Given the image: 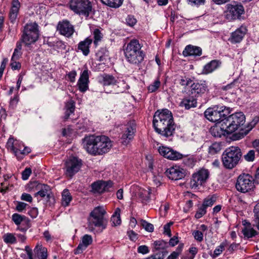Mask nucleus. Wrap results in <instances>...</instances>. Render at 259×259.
<instances>
[{
  "instance_id": "nucleus-1",
  "label": "nucleus",
  "mask_w": 259,
  "mask_h": 259,
  "mask_svg": "<svg viewBox=\"0 0 259 259\" xmlns=\"http://www.w3.org/2000/svg\"><path fill=\"white\" fill-rule=\"evenodd\" d=\"M153 124L156 132L164 138L172 137L176 127L172 113L167 109L155 113Z\"/></svg>"
},
{
  "instance_id": "nucleus-2",
  "label": "nucleus",
  "mask_w": 259,
  "mask_h": 259,
  "mask_svg": "<svg viewBox=\"0 0 259 259\" xmlns=\"http://www.w3.org/2000/svg\"><path fill=\"white\" fill-rule=\"evenodd\" d=\"M83 145L85 150L93 155H100L107 153L112 146V142L108 137L94 135L85 137Z\"/></svg>"
},
{
  "instance_id": "nucleus-3",
  "label": "nucleus",
  "mask_w": 259,
  "mask_h": 259,
  "mask_svg": "<svg viewBox=\"0 0 259 259\" xmlns=\"http://www.w3.org/2000/svg\"><path fill=\"white\" fill-rule=\"evenodd\" d=\"M225 123L227 126L228 132L230 134L239 130L238 133L235 134L234 139L238 140L243 138L245 136L248 134L249 131L252 129V127H247V128H244V125L245 122V116L244 114L241 112H236L230 115H228L223 119Z\"/></svg>"
},
{
  "instance_id": "nucleus-4",
  "label": "nucleus",
  "mask_w": 259,
  "mask_h": 259,
  "mask_svg": "<svg viewBox=\"0 0 259 259\" xmlns=\"http://www.w3.org/2000/svg\"><path fill=\"white\" fill-rule=\"evenodd\" d=\"M142 45L136 39H133L124 48L126 61L132 65L139 66L144 61L145 54L142 50Z\"/></svg>"
},
{
  "instance_id": "nucleus-5",
  "label": "nucleus",
  "mask_w": 259,
  "mask_h": 259,
  "mask_svg": "<svg viewBox=\"0 0 259 259\" xmlns=\"http://www.w3.org/2000/svg\"><path fill=\"white\" fill-rule=\"evenodd\" d=\"M241 157L240 148L238 146H231L227 148L222 154L223 164L227 169H233L239 163Z\"/></svg>"
},
{
  "instance_id": "nucleus-6",
  "label": "nucleus",
  "mask_w": 259,
  "mask_h": 259,
  "mask_svg": "<svg viewBox=\"0 0 259 259\" xmlns=\"http://www.w3.org/2000/svg\"><path fill=\"white\" fill-rule=\"evenodd\" d=\"M39 37L38 26L35 22L26 24L24 27L21 40L25 46L35 43Z\"/></svg>"
},
{
  "instance_id": "nucleus-7",
  "label": "nucleus",
  "mask_w": 259,
  "mask_h": 259,
  "mask_svg": "<svg viewBox=\"0 0 259 259\" xmlns=\"http://www.w3.org/2000/svg\"><path fill=\"white\" fill-rule=\"evenodd\" d=\"M106 211L103 207L98 206L92 210L88 218V227L91 231L94 230L95 227L105 228L104 215Z\"/></svg>"
},
{
  "instance_id": "nucleus-8",
  "label": "nucleus",
  "mask_w": 259,
  "mask_h": 259,
  "mask_svg": "<svg viewBox=\"0 0 259 259\" xmlns=\"http://www.w3.org/2000/svg\"><path fill=\"white\" fill-rule=\"evenodd\" d=\"M69 7L75 14L88 17L92 11V4L89 0H70Z\"/></svg>"
},
{
  "instance_id": "nucleus-9",
  "label": "nucleus",
  "mask_w": 259,
  "mask_h": 259,
  "mask_svg": "<svg viewBox=\"0 0 259 259\" xmlns=\"http://www.w3.org/2000/svg\"><path fill=\"white\" fill-rule=\"evenodd\" d=\"M230 113L229 108L217 106L207 108L204 112V115L208 120L218 123Z\"/></svg>"
},
{
  "instance_id": "nucleus-10",
  "label": "nucleus",
  "mask_w": 259,
  "mask_h": 259,
  "mask_svg": "<svg viewBox=\"0 0 259 259\" xmlns=\"http://www.w3.org/2000/svg\"><path fill=\"white\" fill-rule=\"evenodd\" d=\"M235 187L239 192H248L254 187V179L249 174L240 175L237 178Z\"/></svg>"
},
{
  "instance_id": "nucleus-11",
  "label": "nucleus",
  "mask_w": 259,
  "mask_h": 259,
  "mask_svg": "<svg viewBox=\"0 0 259 259\" xmlns=\"http://www.w3.org/2000/svg\"><path fill=\"white\" fill-rule=\"evenodd\" d=\"M82 161L76 157H70L65 162L64 170V174L67 177H72L77 173L81 168Z\"/></svg>"
},
{
  "instance_id": "nucleus-12",
  "label": "nucleus",
  "mask_w": 259,
  "mask_h": 259,
  "mask_svg": "<svg viewBox=\"0 0 259 259\" xmlns=\"http://www.w3.org/2000/svg\"><path fill=\"white\" fill-rule=\"evenodd\" d=\"M136 132V125L134 121H130L123 128L120 139V143L127 145L133 140Z\"/></svg>"
},
{
  "instance_id": "nucleus-13",
  "label": "nucleus",
  "mask_w": 259,
  "mask_h": 259,
  "mask_svg": "<svg viewBox=\"0 0 259 259\" xmlns=\"http://www.w3.org/2000/svg\"><path fill=\"white\" fill-rule=\"evenodd\" d=\"M157 151L161 156L170 160H179L184 156L183 154L172 148L162 145L158 147Z\"/></svg>"
},
{
  "instance_id": "nucleus-14",
  "label": "nucleus",
  "mask_w": 259,
  "mask_h": 259,
  "mask_svg": "<svg viewBox=\"0 0 259 259\" xmlns=\"http://www.w3.org/2000/svg\"><path fill=\"white\" fill-rule=\"evenodd\" d=\"M244 9L241 4H229L226 11L225 17L229 21L240 19L241 15L244 14Z\"/></svg>"
},
{
  "instance_id": "nucleus-15",
  "label": "nucleus",
  "mask_w": 259,
  "mask_h": 259,
  "mask_svg": "<svg viewBox=\"0 0 259 259\" xmlns=\"http://www.w3.org/2000/svg\"><path fill=\"white\" fill-rule=\"evenodd\" d=\"M209 176V171L207 169H202L197 173L194 174L190 181L192 188H196L204 184Z\"/></svg>"
},
{
  "instance_id": "nucleus-16",
  "label": "nucleus",
  "mask_w": 259,
  "mask_h": 259,
  "mask_svg": "<svg viewBox=\"0 0 259 259\" xmlns=\"http://www.w3.org/2000/svg\"><path fill=\"white\" fill-rule=\"evenodd\" d=\"M207 91H208V85L204 80L193 82L190 85V92L193 96H201Z\"/></svg>"
},
{
  "instance_id": "nucleus-17",
  "label": "nucleus",
  "mask_w": 259,
  "mask_h": 259,
  "mask_svg": "<svg viewBox=\"0 0 259 259\" xmlns=\"http://www.w3.org/2000/svg\"><path fill=\"white\" fill-rule=\"evenodd\" d=\"M165 174L169 179L175 181L182 179L185 177V170L177 165L167 168Z\"/></svg>"
},
{
  "instance_id": "nucleus-18",
  "label": "nucleus",
  "mask_w": 259,
  "mask_h": 259,
  "mask_svg": "<svg viewBox=\"0 0 259 259\" xmlns=\"http://www.w3.org/2000/svg\"><path fill=\"white\" fill-rule=\"evenodd\" d=\"M57 30L60 33L66 37L71 36L74 33V27L67 20L60 21L57 27Z\"/></svg>"
},
{
  "instance_id": "nucleus-19",
  "label": "nucleus",
  "mask_w": 259,
  "mask_h": 259,
  "mask_svg": "<svg viewBox=\"0 0 259 259\" xmlns=\"http://www.w3.org/2000/svg\"><path fill=\"white\" fill-rule=\"evenodd\" d=\"M227 130L228 128L226 123H225L223 120H222L220 122H218V123H216L215 126L211 128L210 133L214 137L221 138L222 136H226L230 134V132L227 131Z\"/></svg>"
},
{
  "instance_id": "nucleus-20",
  "label": "nucleus",
  "mask_w": 259,
  "mask_h": 259,
  "mask_svg": "<svg viewBox=\"0 0 259 259\" xmlns=\"http://www.w3.org/2000/svg\"><path fill=\"white\" fill-rule=\"evenodd\" d=\"M113 183L111 181H99L92 184V191L94 193H102L106 191H109L112 188Z\"/></svg>"
},
{
  "instance_id": "nucleus-21",
  "label": "nucleus",
  "mask_w": 259,
  "mask_h": 259,
  "mask_svg": "<svg viewBox=\"0 0 259 259\" xmlns=\"http://www.w3.org/2000/svg\"><path fill=\"white\" fill-rule=\"evenodd\" d=\"M90 73V71L86 68L80 74L77 85L79 91L82 93H84L89 89Z\"/></svg>"
},
{
  "instance_id": "nucleus-22",
  "label": "nucleus",
  "mask_w": 259,
  "mask_h": 259,
  "mask_svg": "<svg viewBox=\"0 0 259 259\" xmlns=\"http://www.w3.org/2000/svg\"><path fill=\"white\" fill-rule=\"evenodd\" d=\"M247 32L246 26L241 25L235 31L232 32L229 38V41L232 44L240 42Z\"/></svg>"
},
{
  "instance_id": "nucleus-23",
  "label": "nucleus",
  "mask_w": 259,
  "mask_h": 259,
  "mask_svg": "<svg viewBox=\"0 0 259 259\" xmlns=\"http://www.w3.org/2000/svg\"><path fill=\"white\" fill-rule=\"evenodd\" d=\"M93 238L91 235L85 234L81 238V241L79 243L77 247L74 251L75 254L81 253L88 246L92 243Z\"/></svg>"
},
{
  "instance_id": "nucleus-24",
  "label": "nucleus",
  "mask_w": 259,
  "mask_h": 259,
  "mask_svg": "<svg viewBox=\"0 0 259 259\" xmlns=\"http://www.w3.org/2000/svg\"><path fill=\"white\" fill-rule=\"evenodd\" d=\"M20 8V3L18 0H13L12 2V6L9 12V19L11 23L16 22L19 9Z\"/></svg>"
},
{
  "instance_id": "nucleus-25",
  "label": "nucleus",
  "mask_w": 259,
  "mask_h": 259,
  "mask_svg": "<svg viewBox=\"0 0 259 259\" xmlns=\"http://www.w3.org/2000/svg\"><path fill=\"white\" fill-rule=\"evenodd\" d=\"M184 56H200L202 54V50L200 47L191 45H188L183 52Z\"/></svg>"
},
{
  "instance_id": "nucleus-26",
  "label": "nucleus",
  "mask_w": 259,
  "mask_h": 259,
  "mask_svg": "<svg viewBox=\"0 0 259 259\" xmlns=\"http://www.w3.org/2000/svg\"><path fill=\"white\" fill-rule=\"evenodd\" d=\"M156 192L155 189L148 188L147 189L140 188L138 192V196L143 202H146L150 200L151 195H154Z\"/></svg>"
},
{
  "instance_id": "nucleus-27",
  "label": "nucleus",
  "mask_w": 259,
  "mask_h": 259,
  "mask_svg": "<svg viewBox=\"0 0 259 259\" xmlns=\"http://www.w3.org/2000/svg\"><path fill=\"white\" fill-rule=\"evenodd\" d=\"M222 62L218 60H213L206 64L203 67V73L207 74L212 72L220 67Z\"/></svg>"
},
{
  "instance_id": "nucleus-28",
  "label": "nucleus",
  "mask_w": 259,
  "mask_h": 259,
  "mask_svg": "<svg viewBox=\"0 0 259 259\" xmlns=\"http://www.w3.org/2000/svg\"><path fill=\"white\" fill-rule=\"evenodd\" d=\"M92 41V38L89 37L86 38L84 40L79 42L77 48L78 50H80L84 56H88L90 53V47Z\"/></svg>"
},
{
  "instance_id": "nucleus-29",
  "label": "nucleus",
  "mask_w": 259,
  "mask_h": 259,
  "mask_svg": "<svg viewBox=\"0 0 259 259\" xmlns=\"http://www.w3.org/2000/svg\"><path fill=\"white\" fill-rule=\"evenodd\" d=\"M180 106L184 107L186 109H190L197 106V101L193 96L187 97L183 99L180 103Z\"/></svg>"
},
{
  "instance_id": "nucleus-30",
  "label": "nucleus",
  "mask_w": 259,
  "mask_h": 259,
  "mask_svg": "<svg viewBox=\"0 0 259 259\" xmlns=\"http://www.w3.org/2000/svg\"><path fill=\"white\" fill-rule=\"evenodd\" d=\"M34 251L39 259H47V249L42 245L37 244L34 248Z\"/></svg>"
},
{
  "instance_id": "nucleus-31",
  "label": "nucleus",
  "mask_w": 259,
  "mask_h": 259,
  "mask_svg": "<svg viewBox=\"0 0 259 259\" xmlns=\"http://www.w3.org/2000/svg\"><path fill=\"white\" fill-rule=\"evenodd\" d=\"M65 112L64 119H68L70 115L72 114L75 109V103L72 100H70L66 102L65 106Z\"/></svg>"
},
{
  "instance_id": "nucleus-32",
  "label": "nucleus",
  "mask_w": 259,
  "mask_h": 259,
  "mask_svg": "<svg viewBox=\"0 0 259 259\" xmlns=\"http://www.w3.org/2000/svg\"><path fill=\"white\" fill-rule=\"evenodd\" d=\"M124 0H101V3L112 8H118L120 7Z\"/></svg>"
},
{
  "instance_id": "nucleus-33",
  "label": "nucleus",
  "mask_w": 259,
  "mask_h": 259,
  "mask_svg": "<svg viewBox=\"0 0 259 259\" xmlns=\"http://www.w3.org/2000/svg\"><path fill=\"white\" fill-rule=\"evenodd\" d=\"M120 209L118 207L116 208L115 211L111 218V222L112 223V225L116 226L119 225L121 223L120 219Z\"/></svg>"
},
{
  "instance_id": "nucleus-34",
  "label": "nucleus",
  "mask_w": 259,
  "mask_h": 259,
  "mask_svg": "<svg viewBox=\"0 0 259 259\" xmlns=\"http://www.w3.org/2000/svg\"><path fill=\"white\" fill-rule=\"evenodd\" d=\"M51 193V189L50 186L47 185H42L41 186L40 190L35 194V196L39 195L41 197L44 198L45 196L49 197Z\"/></svg>"
},
{
  "instance_id": "nucleus-35",
  "label": "nucleus",
  "mask_w": 259,
  "mask_h": 259,
  "mask_svg": "<svg viewBox=\"0 0 259 259\" xmlns=\"http://www.w3.org/2000/svg\"><path fill=\"white\" fill-rule=\"evenodd\" d=\"M72 200V196L68 190L65 189L62 194V204L64 206H67L69 204Z\"/></svg>"
},
{
  "instance_id": "nucleus-36",
  "label": "nucleus",
  "mask_w": 259,
  "mask_h": 259,
  "mask_svg": "<svg viewBox=\"0 0 259 259\" xmlns=\"http://www.w3.org/2000/svg\"><path fill=\"white\" fill-rule=\"evenodd\" d=\"M153 245L154 249L153 251L160 250L164 251V250L168 247L167 242L163 240H159L154 241Z\"/></svg>"
},
{
  "instance_id": "nucleus-37",
  "label": "nucleus",
  "mask_w": 259,
  "mask_h": 259,
  "mask_svg": "<svg viewBox=\"0 0 259 259\" xmlns=\"http://www.w3.org/2000/svg\"><path fill=\"white\" fill-rule=\"evenodd\" d=\"M4 241L7 244H15L17 242L16 237L12 233H6L3 236Z\"/></svg>"
},
{
  "instance_id": "nucleus-38",
  "label": "nucleus",
  "mask_w": 259,
  "mask_h": 259,
  "mask_svg": "<svg viewBox=\"0 0 259 259\" xmlns=\"http://www.w3.org/2000/svg\"><path fill=\"white\" fill-rule=\"evenodd\" d=\"M116 83V80L112 75H105L103 78V84L104 85H109L115 84Z\"/></svg>"
},
{
  "instance_id": "nucleus-39",
  "label": "nucleus",
  "mask_w": 259,
  "mask_h": 259,
  "mask_svg": "<svg viewBox=\"0 0 259 259\" xmlns=\"http://www.w3.org/2000/svg\"><path fill=\"white\" fill-rule=\"evenodd\" d=\"M242 233L245 237L247 238H251L257 235V232L253 228H245L242 231Z\"/></svg>"
},
{
  "instance_id": "nucleus-40",
  "label": "nucleus",
  "mask_w": 259,
  "mask_h": 259,
  "mask_svg": "<svg viewBox=\"0 0 259 259\" xmlns=\"http://www.w3.org/2000/svg\"><path fill=\"white\" fill-rule=\"evenodd\" d=\"M254 220L255 226L259 230V202L257 203L253 209Z\"/></svg>"
},
{
  "instance_id": "nucleus-41",
  "label": "nucleus",
  "mask_w": 259,
  "mask_h": 259,
  "mask_svg": "<svg viewBox=\"0 0 259 259\" xmlns=\"http://www.w3.org/2000/svg\"><path fill=\"white\" fill-rule=\"evenodd\" d=\"M178 82L182 86L191 85L192 82V79L186 76H180L177 78Z\"/></svg>"
},
{
  "instance_id": "nucleus-42",
  "label": "nucleus",
  "mask_w": 259,
  "mask_h": 259,
  "mask_svg": "<svg viewBox=\"0 0 259 259\" xmlns=\"http://www.w3.org/2000/svg\"><path fill=\"white\" fill-rule=\"evenodd\" d=\"M221 150V145L219 143H214L211 144L209 147V153L211 155H214Z\"/></svg>"
},
{
  "instance_id": "nucleus-43",
  "label": "nucleus",
  "mask_w": 259,
  "mask_h": 259,
  "mask_svg": "<svg viewBox=\"0 0 259 259\" xmlns=\"http://www.w3.org/2000/svg\"><path fill=\"white\" fill-rule=\"evenodd\" d=\"M228 244L227 241L225 240L219 246H218L214 250L213 257L219 256L222 253L223 251L225 249V247Z\"/></svg>"
},
{
  "instance_id": "nucleus-44",
  "label": "nucleus",
  "mask_w": 259,
  "mask_h": 259,
  "mask_svg": "<svg viewBox=\"0 0 259 259\" xmlns=\"http://www.w3.org/2000/svg\"><path fill=\"white\" fill-rule=\"evenodd\" d=\"M14 139L13 138H10L7 143L6 146L8 149H10L12 151H13L15 153V156H18V149L14 147Z\"/></svg>"
},
{
  "instance_id": "nucleus-45",
  "label": "nucleus",
  "mask_w": 259,
  "mask_h": 259,
  "mask_svg": "<svg viewBox=\"0 0 259 259\" xmlns=\"http://www.w3.org/2000/svg\"><path fill=\"white\" fill-rule=\"evenodd\" d=\"M216 201V197L211 196L205 198L203 202L202 205L206 208L211 206Z\"/></svg>"
},
{
  "instance_id": "nucleus-46",
  "label": "nucleus",
  "mask_w": 259,
  "mask_h": 259,
  "mask_svg": "<svg viewBox=\"0 0 259 259\" xmlns=\"http://www.w3.org/2000/svg\"><path fill=\"white\" fill-rule=\"evenodd\" d=\"M93 35L94 38V43L95 45H97L98 42L101 40L103 37V34L99 29L96 28L93 31Z\"/></svg>"
},
{
  "instance_id": "nucleus-47",
  "label": "nucleus",
  "mask_w": 259,
  "mask_h": 259,
  "mask_svg": "<svg viewBox=\"0 0 259 259\" xmlns=\"http://www.w3.org/2000/svg\"><path fill=\"white\" fill-rule=\"evenodd\" d=\"M24 217L25 215H22L18 213H15L12 215V219L13 221L14 222V223L16 225L18 226L21 225V224L23 222Z\"/></svg>"
},
{
  "instance_id": "nucleus-48",
  "label": "nucleus",
  "mask_w": 259,
  "mask_h": 259,
  "mask_svg": "<svg viewBox=\"0 0 259 259\" xmlns=\"http://www.w3.org/2000/svg\"><path fill=\"white\" fill-rule=\"evenodd\" d=\"M160 83V81L158 79L155 80L153 83L148 87V90L149 92L150 93L155 92L159 88Z\"/></svg>"
},
{
  "instance_id": "nucleus-49",
  "label": "nucleus",
  "mask_w": 259,
  "mask_h": 259,
  "mask_svg": "<svg viewBox=\"0 0 259 259\" xmlns=\"http://www.w3.org/2000/svg\"><path fill=\"white\" fill-rule=\"evenodd\" d=\"M206 212V208L202 204L198 207L195 213V217L196 219H200L205 214Z\"/></svg>"
},
{
  "instance_id": "nucleus-50",
  "label": "nucleus",
  "mask_w": 259,
  "mask_h": 259,
  "mask_svg": "<svg viewBox=\"0 0 259 259\" xmlns=\"http://www.w3.org/2000/svg\"><path fill=\"white\" fill-rule=\"evenodd\" d=\"M255 152L253 150H249L244 156L245 160L248 162L253 161L255 158Z\"/></svg>"
},
{
  "instance_id": "nucleus-51",
  "label": "nucleus",
  "mask_w": 259,
  "mask_h": 259,
  "mask_svg": "<svg viewBox=\"0 0 259 259\" xmlns=\"http://www.w3.org/2000/svg\"><path fill=\"white\" fill-rule=\"evenodd\" d=\"M142 225L147 231L152 232L154 230L153 225L145 220H142Z\"/></svg>"
},
{
  "instance_id": "nucleus-52",
  "label": "nucleus",
  "mask_w": 259,
  "mask_h": 259,
  "mask_svg": "<svg viewBox=\"0 0 259 259\" xmlns=\"http://www.w3.org/2000/svg\"><path fill=\"white\" fill-rule=\"evenodd\" d=\"M19 154L18 156H16L18 159H21L23 158V156L28 154L30 152V149L28 147H25L23 150L18 149Z\"/></svg>"
},
{
  "instance_id": "nucleus-53",
  "label": "nucleus",
  "mask_w": 259,
  "mask_h": 259,
  "mask_svg": "<svg viewBox=\"0 0 259 259\" xmlns=\"http://www.w3.org/2000/svg\"><path fill=\"white\" fill-rule=\"evenodd\" d=\"M192 235L195 238V240H196L198 242H201L203 239V233L198 230L194 231L192 233Z\"/></svg>"
},
{
  "instance_id": "nucleus-54",
  "label": "nucleus",
  "mask_w": 259,
  "mask_h": 259,
  "mask_svg": "<svg viewBox=\"0 0 259 259\" xmlns=\"http://www.w3.org/2000/svg\"><path fill=\"white\" fill-rule=\"evenodd\" d=\"M97 56H99V60L102 61L104 59V56H108V52L106 49H102L97 53Z\"/></svg>"
},
{
  "instance_id": "nucleus-55",
  "label": "nucleus",
  "mask_w": 259,
  "mask_h": 259,
  "mask_svg": "<svg viewBox=\"0 0 259 259\" xmlns=\"http://www.w3.org/2000/svg\"><path fill=\"white\" fill-rule=\"evenodd\" d=\"M28 204L23 202H17L16 206V210L19 212H22L26 209Z\"/></svg>"
},
{
  "instance_id": "nucleus-56",
  "label": "nucleus",
  "mask_w": 259,
  "mask_h": 259,
  "mask_svg": "<svg viewBox=\"0 0 259 259\" xmlns=\"http://www.w3.org/2000/svg\"><path fill=\"white\" fill-rule=\"evenodd\" d=\"M167 253V251H162L152 255V259H163Z\"/></svg>"
},
{
  "instance_id": "nucleus-57",
  "label": "nucleus",
  "mask_w": 259,
  "mask_h": 259,
  "mask_svg": "<svg viewBox=\"0 0 259 259\" xmlns=\"http://www.w3.org/2000/svg\"><path fill=\"white\" fill-rule=\"evenodd\" d=\"M127 235L130 239L133 241H136L138 239V234L133 230H130L127 232Z\"/></svg>"
},
{
  "instance_id": "nucleus-58",
  "label": "nucleus",
  "mask_w": 259,
  "mask_h": 259,
  "mask_svg": "<svg viewBox=\"0 0 259 259\" xmlns=\"http://www.w3.org/2000/svg\"><path fill=\"white\" fill-rule=\"evenodd\" d=\"M68 80L71 82H74L75 80V77L77 75V72L75 70H72L69 72L68 73L66 74Z\"/></svg>"
},
{
  "instance_id": "nucleus-59",
  "label": "nucleus",
  "mask_w": 259,
  "mask_h": 259,
  "mask_svg": "<svg viewBox=\"0 0 259 259\" xmlns=\"http://www.w3.org/2000/svg\"><path fill=\"white\" fill-rule=\"evenodd\" d=\"M19 101V96L18 95H15L13 99H11L10 102V106L12 108L16 107L17 103Z\"/></svg>"
},
{
  "instance_id": "nucleus-60",
  "label": "nucleus",
  "mask_w": 259,
  "mask_h": 259,
  "mask_svg": "<svg viewBox=\"0 0 259 259\" xmlns=\"http://www.w3.org/2000/svg\"><path fill=\"white\" fill-rule=\"evenodd\" d=\"M31 173V170L30 168H26L22 172V178L23 180H26L28 179Z\"/></svg>"
},
{
  "instance_id": "nucleus-61",
  "label": "nucleus",
  "mask_w": 259,
  "mask_h": 259,
  "mask_svg": "<svg viewBox=\"0 0 259 259\" xmlns=\"http://www.w3.org/2000/svg\"><path fill=\"white\" fill-rule=\"evenodd\" d=\"M138 252L144 254L149 253V249L146 245H141L138 248Z\"/></svg>"
},
{
  "instance_id": "nucleus-62",
  "label": "nucleus",
  "mask_w": 259,
  "mask_h": 259,
  "mask_svg": "<svg viewBox=\"0 0 259 259\" xmlns=\"http://www.w3.org/2000/svg\"><path fill=\"white\" fill-rule=\"evenodd\" d=\"M21 199L22 200L26 201L30 203L32 202L33 200L31 195L26 193H23L21 195Z\"/></svg>"
},
{
  "instance_id": "nucleus-63",
  "label": "nucleus",
  "mask_w": 259,
  "mask_h": 259,
  "mask_svg": "<svg viewBox=\"0 0 259 259\" xmlns=\"http://www.w3.org/2000/svg\"><path fill=\"white\" fill-rule=\"evenodd\" d=\"M172 224V223H169L164 226V233L167 235L168 237L171 236L170 227Z\"/></svg>"
},
{
  "instance_id": "nucleus-64",
  "label": "nucleus",
  "mask_w": 259,
  "mask_h": 259,
  "mask_svg": "<svg viewBox=\"0 0 259 259\" xmlns=\"http://www.w3.org/2000/svg\"><path fill=\"white\" fill-rule=\"evenodd\" d=\"M22 54V53L21 51H20L15 49L13 54L12 55V58H11L12 61H15V60H18L20 58V57L21 56Z\"/></svg>"
}]
</instances>
